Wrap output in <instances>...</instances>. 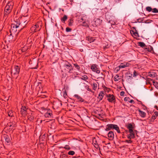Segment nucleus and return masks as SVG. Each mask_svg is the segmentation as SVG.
I'll use <instances>...</instances> for the list:
<instances>
[{
    "instance_id": "1",
    "label": "nucleus",
    "mask_w": 158,
    "mask_h": 158,
    "mask_svg": "<svg viewBox=\"0 0 158 158\" xmlns=\"http://www.w3.org/2000/svg\"><path fill=\"white\" fill-rule=\"evenodd\" d=\"M111 130H115L118 133H121L119 127L117 125L112 124H107L106 128L105 129V131H108Z\"/></svg>"
},
{
    "instance_id": "2",
    "label": "nucleus",
    "mask_w": 158,
    "mask_h": 158,
    "mask_svg": "<svg viewBox=\"0 0 158 158\" xmlns=\"http://www.w3.org/2000/svg\"><path fill=\"white\" fill-rule=\"evenodd\" d=\"M64 71L65 73H73V67L71 64L67 61H66L63 66Z\"/></svg>"
},
{
    "instance_id": "3",
    "label": "nucleus",
    "mask_w": 158,
    "mask_h": 158,
    "mask_svg": "<svg viewBox=\"0 0 158 158\" xmlns=\"http://www.w3.org/2000/svg\"><path fill=\"white\" fill-rule=\"evenodd\" d=\"M20 67L18 65H15L13 68L11 69V73L13 74L14 77H16L17 78L19 73Z\"/></svg>"
},
{
    "instance_id": "4",
    "label": "nucleus",
    "mask_w": 158,
    "mask_h": 158,
    "mask_svg": "<svg viewBox=\"0 0 158 158\" xmlns=\"http://www.w3.org/2000/svg\"><path fill=\"white\" fill-rule=\"evenodd\" d=\"M41 22H38L32 26L30 29L31 32L35 33L39 31L41 28Z\"/></svg>"
},
{
    "instance_id": "5",
    "label": "nucleus",
    "mask_w": 158,
    "mask_h": 158,
    "mask_svg": "<svg viewBox=\"0 0 158 158\" xmlns=\"http://www.w3.org/2000/svg\"><path fill=\"white\" fill-rule=\"evenodd\" d=\"M77 111L78 113V114H77V115L79 117H80V116L83 117L87 116V110L84 107L80 108Z\"/></svg>"
},
{
    "instance_id": "6",
    "label": "nucleus",
    "mask_w": 158,
    "mask_h": 158,
    "mask_svg": "<svg viewBox=\"0 0 158 158\" xmlns=\"http://www.w3.org/2000/svg\"><path fill=\"white\" fill-rule=\"evenodd\" d=\"M73 97L76 98L75 100L77 101V102L79 103L83 102L84 104H87L88 102L85 100L77 94L74 95Z\"/></svg>"
},
{
    "instance_id": "7",
    "label": "nucleus",
    "mask_w": 158,
    "mask_h": 158,
    "mask_svg": "<svg viewBox=\"0 0 158 158\" xmlns=\"http://www.w3.org/2000/svg\"><path fill=\"white\" fill-rule=\"evenodd\" d=\"M106 96L107 98L108 101L111 103H115L116 102L115 98V96L113 94H106Z\"/></svg>"
},
{
    "instance_id": "8",
    "label": "nucleus",
    "mask_w": 158,
    "mask_h": 158,
    "mask_svg": "<svg viewBox=\"0 0 158 158\" xmlns=\"http://www.w3.org/2000/svg\"><path fill=\"white\" fill-rule=\"evenodd\" d=\"M62 105V102L60 100H57L53 102L52 107L54 109H56L61 106Z\"/></svg>"
},
{
    "instance_id": "9",
    "label": "nucleus",
    "mask_w": 158,
    "mask_h": 158,
    "mask_svg": "<svg viewBox=\"0 0 158 158\" xmlns=\"http://www.w3.org/2000/svg\"><path fill=\"white\" fill-rule=\"evenodd\" d=\"M26 16H23L22 17L21 19H19L20 21H22V23H22V28H21V29L25 27L28 22V21H27V20L26 19Z\"/></svg>"
},
{
    "instance_id": "10",
    "label": "nucleus",
    "mask_w": 158,
    "mask_h": 158,
    "mask_svg": "<svg viewBox=\"0 0 158 158\" xmlns=\"http://www.w3.org/2000/svg\"><path fill=\"white\" fill-rule=\"evenodd\" d=\"M92 70L97 73H100V70L98 68V66L96 64H93L91 66Z\"/></svg>"
},
{
    "instance_id": "11",
    "label": "nucleus",
    "mask_w": 158,
    "mask_h": 158,
    "mask_svg": "<svg viewBox=\"0 0 158 158\" xmlns=\"http://www.w3.org/2000/svg\"><path fill=\"white\" fill-rule=\"evenodd\" d=\"M11 10H10L9 8L5 6L4 11V18L6 19L8 17V15L11 12Z\"/></svg>"
},
{
    "instance_id": "12",
    "label": "nucleus",
    "mask_w": 158,
    "mask_h": 158,
    "mask_svg": "<svg viewBox=\"0 0 158 158\" xmlns=\"http://www.w3.org/2000/svg\"><path fill=\"white\" fill-rule=\"evenodd\" d=\"M7 126L10 127L9 130L11 131L13 129L14 130V127L16 126V123L15 121H13L8 123Z\"/></svg>"
},
{
    "instance_id": "13",
    "label": "nucleus",
    "mask_w": 158,
    "mask_h": 158,
    "mask_svg": "<svg viewBox=\"0 0 158 158\" xmlns=\"http://www.w3.org/2000/svg\"><path fill=\"white\" fill-rule=\"evenodd\" d=\"M108 139L110 140H113L114 137V132L112 131H110L107 134Z\"/></svg>"
},
{
    "instance_id": "14",
    "label": "nucleus",
    "mask_w": 158,
    "mask_h": 158,
    "mask_svg": "<svg viewBox=\"0 0 158 158\" xmlns=\"http://www.w3.org/2000/svg\"><path fill=\"white\" fill-rule=\"evenodd\" d=\"M14 3L12 2H8L6 6L9 8V10H11L13 8Z\"/></svg>"
},
{
    "instance_id": "15",
    "label": "nucleus",
    "mask_w": 158,
    "mask_h": 158,
    "mask_svg": "<svg viewBox=\"0 0 158 158\" xmlns=\"http://www.w3.org/2000/svg\"><path fill=\"white\" fill-rule=\"evenodd\" d=\"M22 21L19 20V19H18L16 20V21H15V27H19V26H21V27H22Z\"/></svg>"
},
{
    "instance_id": "16",
    "label": "nucleus",
    "mask_w": 158,
    "mask_h": 158,
    "mask_svg": "<svg viewBox=\"0 0 158 158\" xmlns=\"http://www.w3.org/2000/svg\"><path fill=\"white\" fill-rule=\"evenodd\" d=\"M102 20L99 18L96 19H95L94 22L95 25L96 26L98 27L101 25L102 23Z\"/></svg>"
},
{
    "instance_id": "17",
    "label": "nucleus",
    "mask_w": 158,
    "mask_h": 158,
    "mask_svg": "<svg viewBox=\"0 0 158 158\" xmlns=\"http://www.w3.org/2000/svg\"><path fill=\"white\" fill-rule=\"evenodd\" d=\"M15 23L11 24V28L10 31V33L12 32H15L17 31V28L18 27H15Z\"/></svg>"
},
{
    "instance_id": "18",
    "label": "nucleus",
    "mask_w": 158,
    "mask_h": 158,
    "mask_svg": "<svg viewBox=\"0 0 158 158\" xmlns=\"http://www.w3.org/2000/svg\"><path fill=\"white\" fill-rule=\"evenodd\" d=\"M86 40L88 41L89 43H91L94 42L95 40V39L94 37L87 36L86 37Z\"/></svg>"
},
{
    "instance_id": "19",
    "label": "nucleus",
    "mask_w": 158,
    "mask_h": 158,
    "mask_svg": "<svg viewBox=\"0 0 158 158\" xmlns=\"http://www.w3.org/2000/svg\"><path fill=\"white\" fill-rule=\"evenodd\" d=\"M4 138L5 139L7 145H9L11 143L10 138L9 136L7 135H5L4 136Z\"/></svg>"
},
{
    "instance_id": "20",
    "label": "nucleus",
    "mask_w": 158,
    "mask_h": 158,
    "mask_svg": "<svg viewBox=\"0 0 158 158\" xmlns=\"http://www.w3.org/2000/svg\"><path fill=\"white\" fill-rule=\"evenodd\" d=\"M104 95V93L103 91H101L99 94L98 98L99 99V101H101L103 98Z\"/></svg>"
},
{
    "instance_id": "21",
    "label": "nucleus",
    "mask_w": 158,
    "mask_h": 158,
    "mask_svg": "<svg viewBox=\"0 0 158 158\" xmlns=\"http://www.w3.org/2000/svg\"><path fill=\"white\" fill-rule=\"evenodd\" d=\"M148 74V76L151 77H155L157 76L156 73L154 72H149Z\"/></svg>"
},
{
    "instance_id": "22",
    "label": "nucleus",
    "mask_w": 158,
    "mask_h": 158,
    "mask_svg": "<svg viewBox=\"0 0 158 158\" xmlns=\"http://www.w3.org/2000/svg\"><path fill=\"white\" fill-rule=\"evenodd\" d=\"M133 28L135 30V31H132V32H131V34L132 35H133L134 36L136 37H139V34L137 32L136 29V27H133Z\"/></svg>"
},
{
    "instance_id": "23",
    "label": "nucleus",
    "mask_w": 158,
    "mask_h": 158,
    "mask_svg": "<svg viewBox=\"0 0 158 158\" xmlns=\"http://www.w3.org/2000/svg\"><path fill=\"white\" fill-rule=\"evenodd\" d=\"M127 128L129 130L128 131L133 130L134 127L131 123H129L127 126Z\"/></svg>"
},
{
    "instance_id": "24",
    "label": "nucleus",
    "mask_w": 158,
    "mask_h": 158,
    "mask_svg": "<svg viewBox=\"0 0 158 158\" xmlns=\"http://www.w3.org/2000/svg\"><path fill=\"white\" fill-rule=\"evenodd\" d=\"M52 115V111L50 110H48L47 112H46L45 114V116L47 117H51Z\"/></svg>"
},
{
    "instance_id": "25",
    "label": "nucleus",
    "mask_w": 158,
    "mask_h": 158,
    "mask_svg": "<svg viewBox=\"0 0 158 158\" xmlns=\"http://www.w3.org/2000/svg\"><path fill=\"white\" fill-rule=\"evenodd\" d=\"M128 132L130 133L129 135L131 136V137L132 138V139H134L135 137V136L133 130L128 131Z\"/></svg>"
},
{
    "instance_id": "26",
    "label": "nucleus",
    "mask_w": 158,
    "mask_h": 158,
    "mask_svg": "<svg viewBox=\"0 0 158 158\" xmlns=\"http://www.w3.org/2000/svg\"><path fill=\"white\" fill-rule=\"evenodd\" d=\"M148 79L151 81H152V82L153 83V85L156 88L158 89V83L157 82L154 81L152 79L149 78Z\"/></svg>"
},
{
    "instance_id": "27",
    "label": "nucleus",
    "mask_w": 158,
    "mask_h": 158,
    "mask_svg": "<svg viewBox=\"0 0 158 158\" xmlns=\"http://www.w3.org/2000/svg\"><path fill=\"white\" fill-rule=\"evenodd\" d=\"M139 114L142 117H144L145 116L146 113L140 110H139Z\"/></svg>"
},
{
    "instance_id": "28",
    "label": "nucleus",
    "mask_w": 158,
    "mask_h": 158,
    "mask_svg": "<svg viewBox=\"0 0 158 158\" xmlns=\"http://www.w3.org/2000/svg\"><path fill=\"white\" fill-rule=\"evenodd\" d=\"M102 87L105 92L109 93V92L111 91V89L110 88L107 87L105 85L104 86H102Z\"/></svg>"
},
{
    "instance_id": "29",
    "label": "nucleus",
    "mask_w": 158,
    "mask_h": 158,
    "mask_svg": "<svg viewBox=\"0 0 158 158\" xmlns=\"http://www.w3.org/2000/svg\"><path fill=\"white\" fill-rule=\"evenodd\" d=\"M98 84V82H94L93 84V89L94 90H96L97 88V84Z\"/></svg>"
},
{
    "instance_id": "30",
    "label": "nucleus",
    "mask_w": 158,
    "mask_h": 158,
    "mask_svg": "<svg viewBox=\"0 0 158 158\" xmlns=\"http://www.w3.org/2000/svg\"><path fill=\"white\" fill-rule=\"evenodd\" d=\"M67 19V16L66 15H64L63 18L61 19V20L62 22L64 23L65 22L66 20Z\"/></svg>"
},
{
    "instance_id": "31",
    "label": "nucleus",
    "mask_w": 158,
    "mask_h": 158,
    "mask_svg": "<svg viewBox=\"0 0 158 158\" xmlns=\"http://www.w3.org/2000/svg\"><path fill=\"white\" fill-rule=\"evenodd\" d=\"M145 49H146L147 51H148V52H152V51H153V48L151 46H149L148 48H147Z\"/></svg>"
},
{
    "instance_id": "32",
    "label": "nucleus",
    "mask_w": 158,
    "mask_h": 158,
    "mask_svg": "<svg viewBox=\"0 0 158 158\" xmlns=\"http://www.w3.org/2000/svg\"><path fill=\"white\" fill-rule=\"evenodd\" d=\"M138 44L139 46L142 48H144L146 46L145 44L143 42H139L138 43Z\"/></svg>"
},
{
    "instance_id": "33",
    "label": "nucleus",
    "mask_w": 158,
    "mask_h": 158,
    "mask_svg": "<svg viewBox=\"0 0 158 158\" xmlns=\"http://www.w3.org/2000/svg\"><path fill=\"white\" fill-rule=\"evenodd\" d=\"M73 20L72 19H70L68 21V25L69 26H72L73 25Z\"/></svg>"
},
{
    "instance_id": "34",
    "label": "nucleus",
    "mask_w": 158,
    "mask_h": 158,
    "mask_svg": "<svg viewBox=\"0 0 158 158\" xmlns=\"http://www.w3.org/2000/svg\"><path fill=\"white\" fill-rule=\"evenodd\" d=\"M81 79L82 80H84L85 81H86L88 82V81H86V80L88 79V77L86 75H84L83 76H82V77L81 78Z\"/></svg>"
},
{
    "instance_id": "35",
    "label": "nucleus",
    "mask_w": 158,
    "mask_h": 158,
    "mask_svg": "<svg viewBox=\"0 0 158 158\" xmlns=\"http://www.w3.org/2000/svg\"><path fill=\"white\" fill-rule=\"evenodd\" d=\"M28 119L30 121H33L34 120V118L33 116H31V115L28 116Z\"/></svg>"
},
{
    "instance_id": "36",
    "label": "nucleus",
    "mask_w": 158,
    "mask_h": 158,
    "mask_svg": "<svg viewBox=\"0 0 158 158\" xmlns=\"http://www.w3.org/2000/svg\"><path fill=\"white\" fill-rule=\"evenodd\" d=\"M81 25L86 27H88L89 26V24L86 22H83Z\"/></svg>"
},
{
    "instance_id": "37",
    "label": "nucleus",
    "mask_w": 158,
    "mask_h": 158,
    "mask_svg": "<svg viewBox=\"0 0 158 158\" xmlns=\"http://www.w3.org/2000/svg\"><path fill=\"white\" fill-rule=\"evenodd\" d=\"M27 112V111H24L21 110V114H22V115L24 117L26 115Z\"/></svg>"
},
{
    "instance_id": "38",
    "label": "nucleus",
    "mask_w": 158,
    "mask_h": 158,
    "mask_svg": "<svg viewBox=\"0 0 158 158\" xmlns=\"http://www.w3.org/2000/svg\"><path fill=\"white\" fill-rule=\"evenodd\" d=\"M8 116L11 117L14 116L13 112L11 110L9 111L8 113Z\"/></svg>"
},
{
    "instance_id": "39",
    "label": "nucleus",
    "mask_w": 158,
    "mask_h": 158,
    "mask_svg": "<svg viewBox=\"0 0 158 158\" xmlns=\"http://www.w3.org/2000/svg\"><path fill=\"white\" fill-rule=\"evenodd\" d=\"M75 152L73 151H70L68 152V154L69 155L73 156L75 154Z\"/></svg>"
},
{
    "instance_id": "40",
    "label": "nucleus",
    "mask_w": 158,
    "mask_h": 158,
    "mask_svg": "<svg viewBox=\"0 0 158 158\" xmlns=\"http://www.w3.org/2000/svg\"><path fill=\"white\" fill-rule=\"evenodd\" d=\"M85 88L88 91L93 92L91 89L89 88V86L88 85H86L85 86Z\"/></svg>"
},
{
    "instance_id": "41",
    "label": "nucleus",
    "mask_w": 158,
    "mask_h": 158,
    "mask_svg": "<svg viewBox=\"0 0 158 158\" xmlns=\"http://www.w3.org/2000/svg\"><path fill=\"white\" fill-rule=\"evenodd\" d=\"M74 65L75 67L77 69L78 71L80 69V67L77 64H74Z\"/></svg>"
},
{
    "instance_id": "42",
    "label": "nucleus",
    "mask_w": 158,
    "mask_h": 158,
    "mask_svg": "<svg viewBox=\"0 0 158 158\" xmlns=\"http://www.w3.org/2000/svg\"><path fill=\"white\" fill-rule=\"evenodd\" d=\"M119 76L118 75H116L114 77V80L115 81H118L119 80L118 78Z\"/></svg>"
},
{
    "instance_id": "43",
    "label": "nucleus",
    "mask_w": 158,
    "mask_h": 158,
    "mask_svg": "<svg viewBox=\"0 0 158 158\" xmlns=\"http://www.w3.org/2000/svg\"><path fill=\"white\" fill-rule=\"evenodd\" d=\"M28 49L27 47H24L22 49V51L23 52H24L26 51Z\"/></svg>"
},
{
    "instance_id": "44",
    "label": "nucleus",
    "mask_w": 158,
    "mask_h": 158,
    "mask_svg": "<svg viewBox=\"0 0 158 158\" xmlns=\"http://www.w3.org/2000/svg\"><path fill=\"white\" fill-rule=\"evenodd\" d=\"M13 38V36L12 35V34L11 33H10V34L9 35V41H12Z\"/></svg>"
},
{
    "instance_id": "45",
    "label": "nucleus",
    "mask_w": 158,
    "mask_h": 158,
    "mask_svg": "<svg viewBox=\"0 0 158 158\" xmlns=\"http://www.w3.org/2000/svg\"><path fill=\"white\" fill-rule=\"evenodd\" d=\"M146 10L147 11H148V12H150L152 11V8L150 7V6H148L146 7Z\"/></svg>"
},
{
    "instance_id": "46",
    "label": "nucleus",
    "mask_w": 158,
    "mask_h": 158,
    "mask_svg": "<svg viewBox=\"0 0 158 158\" xmlns=\"http://www.w3.org/2000/svg\"><path fill=\"white\" fill-rule=\"evenodd\" d=\"M137 100L138 102V104H140L142 105V106L146 107V106H145V105L144 104H143L142 102L141 101H139L138 99H137Z\"/></svg>"
},
{
    "instance_id": "47",
    "label": "nucleus",
    "mask_w": 158,
    "mask_h": 158,
    "mask_svg": "<svg viewBox=\"0 0 158 158\" xmlns=\"http://www.w3.org/2000/svg\"><path fill=\"white\" fill-rule=\"evenodd\" d=\"M64 148L68 150H69L71 149L70 147L68 145H66Z\"/></svg>"
},
{
    "instance_id": "48",
    "label": "nucleus",
    "mask_w": 158,
    "mask_h": 158,
    "mask_svg": "<svg viewBox=\"0 0 158 158\" xmlns=\"http://www.w3.org/2000/svg\"><path fill=\"white\" fill-rule=\"evenodd\" d=\"M119 66L120 68H123L127 66V64L125 65L123 64H121Z\"/></svg>"
},
{
    "instance_id": "49",
    "label": "nucleus",
    "mask_w": 158,
    "mask_h": 158,
    "mask_svg": "<svg viewBox=\"0 0 158 158\" xmlns=\"http://www.w3.org/2000/svg\"><path fill=\"white\" fill-rule=\"evenodd\" d=\"M157 116L156 115V114H153L152 117V120H154L157 117Z\"/></svg>"
},
{
    "instance_id": "50",
    "label": "nucleus",
    "mask_w": 158,
    "mask_h": 158,
    "mask_svg": "<svg viewBox=\"0 0 158 158\" xmlns=\"http://www.w3.org/2000/svg\"><path fill=\"white\" fill-rule=\"evenodd\" d=\"M143 19H138L137 20V22L136 21L135 22V23H137V22H139V23H143Z\"/></svg>"
},
{
    "instance_id": "51",
    "label": "nucleus",
    "mask_w": 158,
    "mask_h": 158,
    "mask_svg": "<svg viewBox=\"0 0 158 158\" xmlns=\"http://www.w3.org/2000/svg\"><path fill=\"white\" fill-rule=\"evenodd\" d=\"M67 156L64 154H62L60 155V158H67Z\"/></svg>"
},
{
    "instance_id": "52",
    "label": "nucleus",
    "mask_w": 158,
    "mask_h": 158,
    "mask_svg": "<svg viewBox=\"0 0 158 158\" xmlns=\"http://www.w3.org/2000/svg\"><path fill=\"white\" fill-rule=\"evenodd\" d=\"M152 22V20H150V19H148V20H147L144 21V22H143V23H151Z\"/></svg>"
},
{
    "instance_id": "53",
    "label": "nucleus",
    "mask_w": 158,
    "mask_h": 158,
    "mask_svg": "<svg viewBox=\"0 0 158 158\" xmlns=\"http://www.w3.org/2000/svg\"><path fill=\"white\" fill-rule=\"evenodd\" d=\"M152 12L153 13H158V10L156 8H154L153 9H152Z\"/></svg>"
},
{
    "instance_id": "54",
    "label": "nucleus",
    "mask_w": 158,
    "mask_h": 158,
    "mask_svg": "<svg viewBox=\"0 0 158 158\" xmlns=\"http://www.w3.org/2000/svg\"><path fill=\"white\" fill-rule=\"evenodd\" d=\"M123 142L127 143H131L132 142V141L131 140H125L123 141Z\"/></svg>"
},
{
    "instance_id": "55",
    "label": "nucleus",
    "mask_w": 158,
    "mask_h": 158,
    "mask_svg": "<svg viewBox=\"0 0 158 158\" xmlns=\"http://www.w3.org/2000/svg\"><path fill=\"white\" fill-rule=\"evenodd\" d=\"M72 31V29L69 27L66 28V31L67 32H70Z\"/></svg>"
},
{
    "instance_id": "56",
    "label": "nucleus",
    "mask_w": 158,
    "mask_h": 158,
    "mask_svg": "<svg viewBox=\"0 0 158 158\" xmlns=\"http://www.w3.org/2000/svg\"><path fill=\"white\" fill-rule=\"evenodd\" d=\"M138 75V73L136 72L134 70L133 72V76L135 77L137 76Z\"/></svg>"
},
{
    "instance_id": "57",
    "label": "nucleus",
    "mask_w": 158,
    "mask_h": 158,
    "mask_svg": "<svg viewBox=\"0 0 158 158\" xmlns=\"http://www.w3.org/2000/svg\"><path fill=\"white\" fill-rule=\"evenodd\" d=\"M27 109L25 106H22V107L21 108V110H24V111H27Z\"/></svg>"
},
{
    "instance_id": "58",
    "label": "nucleus",
    "mask_w": 158,
    "mask_h": 158,
    "mask_svg": "<svg viewBox=\"0 0 158 158\" xmlns=\"http://www.w3.org/2000/svg\"><path fill=\"white\" fill-rule=\"evenodd\" d=\"M63 96L65 98H66L67 97V95L65 91L64 93Z\"/></svg>"
},
{
    "instance_id": "59",
    "label": "nucleus",
    "mask_w": 158,
    "mask_h": 158,
    "mask_svg": "<svg viewBox=\"0 0 158 158\" xmlns=\"http://www.w3.org/2000/svg\"><path fill=\"white\" fill-rule=\"evenodd\" d=\"M120 68L119 67V66L118 67H116L115 68V70L117 71H119L120 70Z\"/></svg>"
},
{
    "instance_id": "60",
    "label": "nucleus",
    "mask_w": 158,
    "mask_h": 158,
    "mask_svg": "<svg viewBox=\"0 0 158 158\" xmlns=\"http://www.w3.org/2000/svg\"><path fill=\"white\" fill-rule=\"evenodd\" d=\"M130 99V98L129 97H126L124 98V100L125 101H127L128 100Z\"/></svg>"
},
{
    "instance_id": "61",
    "label": "nucleus",
    "mask_w": 158,
    "mask_h": 158,
    "mask_svg": "<svg viewBox=\"0 0 158 158\" xmlns=\"http://www.w3.org/2000/svg\"><path fill=\"white\" fill-rule=\"evenodd\" d=\"M125 94V92L124 91H121L120 92V95L121 96H123Z\"/></svg>"
},
{
    "instance_id": "62",
    "label": "nucleus",
    "mask_w": 158,
    "mask_h": 158,
    "mask_svg": "<svg viewBox=\"0 0 158 158\" xmlns=\"http://www.w3.org/2000/svg\"><path fill=\"white\" fill-rule=\"evenodd\" d=\"M131 135H129V134L128 135H127V138L128 139H129L130 140H131V139H132V138L131 137Z\"/></svg>"
},
{
    "instance_id": "63",
    "label": "nucleus",
    "mask_w": 158,
    "mask_h": 158,
    "mask_svg": "<svg viewBox=\"0 0 158 158\" xmlns=\"http://www.w3.org/2000/svg\"><path fill=\"white\" fill-rule=\"evenodd\" d=\"M132 74H131L130 75H129V76H126V77H127V78H130L131 77H132Z\"/></svg>"
},
{
    "instance_id": "64",
    "label": "nucleus",
    "mask_w": 158,
    "mask_h": 158,
    "mask_svg": "<svg viewBox=\"0 0 158 158\" xmlns=\"http://www.w3.org/2000/svg\"><path fill=\"white\" fill-rule=\"evenodd\" d=\"M116 2V3H119L121 1V0H114Z\"/></svg>"
}]
</instances>
